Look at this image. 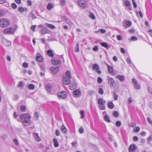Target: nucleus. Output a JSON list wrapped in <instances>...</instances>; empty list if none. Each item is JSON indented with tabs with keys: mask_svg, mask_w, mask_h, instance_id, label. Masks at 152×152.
<instances>
[{
	"mask_svg": "<svg viewBox=\"0 0 152 152\" xmlns=\"http://www.w3.org/2000/svg\"><path fill=\"white\" fill-rule=\"evenodd\" d=\"M54 146L55 147H57L59 146V143L56 139L54 138L53 140Z\"/></svg>",
	"mask_w": 152,
	"mask_h": 152,
	"instance_id": "21",
	"label": "nucleus"
},
{
	"mask_svg": "<svg viewBox=\"0 0 152 152\" xmlns=\"http://www.w3.org/2000/svg\"><path fill=\"white\" fill-rule=\"evenodd\" d=\"M113 98L115 100H117V97H118V95L116 94L114 92L113 93Z\"/></svg>",
	"mask_w": 152,
	"mask_h": 152,
	"instance_id": "37",
	"label": "nucleus"
},
{
	"mask_svg": "<svg viewBox=\"0 0 152 152\" xmlns=\"http://www.w3.org/2000/svg\"><path fill=\"white\" fill-rule=\"evenodd\" d=\"M52 88V86L50 84H48L45 86V88L48 92L50 93H51V90Z\"/></svg>",
	"mask_w": 152,
	"mask_h": 152,
	"instance_id": "12",
	"label": "nucleus"
},
{
	"mask_svg": "<svg viewBox=\"0 0 152 152\" xmlns=\"http://www.w3.org/2000/svg\"><path fill=\"white\" fill-rule=\"evenodd\" d=\"M18 11L20 12H22L25 11L24 9L22 7H20L18 9Z\"/></svg>",
	"mask_w": 152,
	"mask_h": 152,
	"instance_id": "49",
	"label": "nucleus"
},
{
	"mask_svg": "<svg viewBox=\"0 0 152 152\" xmlns=\"http://www.w3.org/2000/svg\"><path fill=\"white\" fill-rule=\"evenodd\" d=\"M105 101H104L102 99H99L98 100V104L100 106L104 105Z\"/></svg>",
	"mask_w": 152,
	"mask_h": 152,
	"instance_id": "20",
	"label": "nucleus"
},
{
	"mask_svg": "<svg viewBox=\"0 0 152 152\" xmlns=\"http://www.w3.org/2000/svg\"><path fill=\"white\" fill-rule=\"evenodd\" d=\"M138 138L137 136H134L133 137V140L135 141H138Z\"/></svg>",
	"mask_w": 152,
	"mask_h": 152,
	"instance_id": "58",
	"label": "nucleus"
},
{
	"mask_svg": "<svg viewBox=\"0 0 152 152\" xmlns=\"http://www.w3.org/2000/svg\"><path fill=\"white\" fill-rule=\"evenodd\" d=\"M99 44L102 47H103L106 48L107 50L110 47V46L107 45V43L104 42H100Z\"/></svg>",
	"mask_w": 152,
	"mask_h": 152,
	"instance_id": "15",
	"label": "nucleus"
},
{
	"mask_svg": "<svg viewBox=\"0 0 152 152\" xmlns=\"http://www.w3.org/2000/svg\"><path fill=\"white\" fill-rule=\"evenodd\" d=\"M98 92L101 94H102L104 93L103 90L102 88H100L98 89Z\"/></svg>",
	"mask_w": 152,
	"mask_h": 152,
	"instance_id": "40",
	"label": "nucleus"
},
{
	"mask_svg": "<svg viewBox=\"0 0 152 152\" xmlns=\"http://www.w3.org/2000/svg\"><path fill=\"white\" fill-rule=\"evenodd\" d=\"M30 15L31 18L33 19H35L36 18V17L32 12H31L30 13Z\"/></svg>",
	"mask_w": 152,
	"mask_h": 152,
	"instance_id": "50",
	"label": "nucleus"
},
{
	"mask_svg": "<svg viewBox=\"0 0 152 152\" xmlns=\"http://www.w3.org/2000/svg\"><path fill=\"white\" fill-rule=\"evenodd\" d=\"M115 78L119 80L121 82H123L125 80L124 76V75H117L115 76Z\"/></svg>",
	"mask_w": 152,
	"mask_h": 152,
	"instance_id": "13",
	"label": "nucleus"
},
{
	"mask_svg": "<svg viewBox=\"0 0 152 152\" xmlns=\"http://www.w3.org/2000/svg\"><path fill=\"white\" fill-rule=\"evenodd\" d=\"M89 95L90 96H92L94 93V92L93 90H91L89 91Z\"/></svg>",
	"mask_w": 152,
	"mask_h": 152,
	"instance_id": "48",
	"label": "nucleus"
},
{
	"mask_svg": "<svg viewBox=\"0 0 152 152\" xmlns=\"http://www.w3.org/2000/svg\"><path fill=\"white\" fill-rule=\"evenodd\" d=\"M36 27V25H32L31 27V29L33 31H35V28Z\"/></svg>",
	"mask_w": 152,
	"mask_h": 152,
	"instance_id": "47",
	"label": "nucleus"
},
{
	"mask_svg": "<svg viewBox=\"0 0 152 152\" xmlns=\"http://www.w3.org/2000/svg\"><path fill=\"white\" fill-rule=\"evenodd\" d=\"M15 31V28L12 27H9L6 28L4 30V34H14Z\"/></svg>",
	"mask_w": 152,
	"mask_h": 152,
	"instance_id": "4",
	"label": "nucleus"
},
{
	"mask_svg": "<svg viewBox=\"0 0 152 152\" xmlns=\"http://www.w3.org/2000/svg\"><path fill=\"white\" fill-rule=\"evenodd\" d=\"M124 4L126 6H129L131 5V4L129 1L128 0H126L124 1Z\"/></svg>",
	"mask_w": 152,
	"mask_h": 152,
	"instance_id": "33",
	"label": "nucleus"
},
{
	"mask_svg": "<svg viewBox=\"0 0 152 152\" xmlns=\"http://www.w3.org/2000/svg\"><path fill=\"white\" fill-rule=\"evenodd\" d=\"M147 119L148 122L151 124H152V121L151 118L150 117H148Z\"/></svg>",
	"mask_w": 152,
	"mask_h": 152,
	"instance_id": "62",
	"label": "nucleus"
},
{
	"mask_svg": "<svg viewBox=\"0 0 152 152\" xmlns=\"http://www.w3.org/2000/svg\"><path fill=\"white\" fill-rule=\"evenodd\" d=\"M114 107V105L113 104V103L110 101V102L108 103V107L110 109H112Z\"/></svg>",
	"mask_w": 152,
	"mask_h": 152,
	"instance_id": "28",
	"label": "nucleus"
},
{
	"mask_svg": "<svg viewBox=\"0 0 152 152\" xmlns=\"http://www.w3.org/2000/svg\"><path fill=\"white\" fill-rule=\"evenodd\" d=\"M60 0V3L61 5L62 6H63L65 5L66 4V0Z\"/></svg>",
	"mask_w": 152,
	"mask_h": 152,
	"instance_id": "39",
	"label": "nucleus"
},
{
	"mask_svg": "<svg viewBox=\"0 0 152 152\" xmlns=\"http://www.w3.org/2000/svg\"><path fill=\"white\" fill-rule=\"evenodd\" d=\"M23 85V81L19 82L18 85V86L22 87Z\"/></svg>",
	"mask_w": 152,
	"mask_h": 152,
	"instance_id": "56",
	"label": "nucleus"
},
{
	"mask_svg": "<svg viewBox=\"0 0 152 152\" xmlns=\"http://www.w3.org/2000/svg\"><path fill=\"white\" fill-rule=\"evenodd\" d=\"M53 7V4L51 3H48L47 7V9L48 10H50Z\"/></svg>",
	"mask_w": 152,
	"mask_h": 152,
	"instance_id": "29",
	"label": "nucleus"
},
{
	"mask_svg": "<svg viewBox=\"0 0 152 152\" xmlns=\"http://www.w3.org/2000/svg\"><path fill=\"white\" fill-rule=\"evenodd\" d=\"M131 39L132 41H136L137 40V38L135 37H132L131 38Z\"/></svg>",
	"mask_w": 152,
	"mask_h": 152,
	"instance_id": "54",
	"label": "nucleus"
},
{
	"mask_svg": "<svg viewBox=\"0 0 152 152\" xmlns=\"http://www.w3.org/2000/svg\"><path fill=\"white\" fill-rule=\"evenodd\" d=\"M78 4L80 6L84 7L86 4V0H78Z\"/></svg>",
	"mask_w": 152,
	"mask_h": 152,
	"instance_id": "11",
	"label": "nucleus"
},
{
	"mask_svg": "<svg viewBox=\"0 0 152 152\" xmlns=\"http://www.w3.org/2000/svg\"><path fill=\"white\" fill-rule=\"evenodd\" d=\"M79 44L78 43H77L76 44V45L75 48V51L76 52H77L79 51Z\"/></svg>",
	"mask_w": 152,
	"mask_h": 152,
	"instance_id": "30",
	"label": "nucleus"
},
{
	"mask_svg": "<svg viewBox=\"0 0 152 152\" xmlns=\"http://www.w3.org/2000/svg\"><path fill=\"white\" fill-rule=\"evenodd\" d=\"M89 17L93 19H94L95 18V17L94 15V14L91 12H90L89 15Z\"/></svg>",
	"mask_w": 152,
	"mask_h": 152,
	"instance_id": "43",
	"label": "nucleus"
},
{
	"mask_svg": "<svg viewBox=\"0 0 152 152\" xmlns=\"http://www.w3.org/2000/svg\"><path fill=\"white\" fill-rule=\"evenodd\" d=\"M98 47L97 46H94L93 48V50L94 51H96L98 50Z\"/></svg>",
	"mask_w": 152,
	"mask_h": 152,
	"instance_id": "60",
	"label": "nucleus"
},
{
	"mask_svg": "<svg viewBox=\"0 0 152 152\" xmlns=\"http://www.w3.org/2000/svg\"><path fill=\"white\" fill-rule=\"evenodd\" d=\"M132 1L133 3V5L134 8H136L137 7V4L135 2L134 0H132Z\"/></svg>",
	"mask_w": 152,
	"mask_h": 152,
	"instance_id": "61",
	"label": "nucleus"
},
{
	"mask_svg": "<svg viewBox=\"0 0 152 152\" xmlns=\"http://www.w3.org/2000/svg\"><path fill=\"white\" fill-rule=\"evenodd\" d=\"M77 86L76 82L75 81H73L72 83H70L69 88L71 90H73L76 88Z\"/></svg>",
	"mask_w": 152,
	"mask_h": 152,
	"instance_id": "10",
	"label": "nucleus"
},
{
	"mask_svg": "<svg viewBox=\"0 0 152 152\" xmlns=\"http://www.w3.org/2000/svg\"><path fill=\"white\" fill-rule=\"evenodd\" d=\"M108 69V71L110 73H112L113 72V69L112 67L110 66H107Z\"/></svg>",
	"mask_w": 152,
	"mask_h": 152,
	"instance_id": "41",
	"label": "nucleus"
},
{
	"mask_svg": "<svg viewBox=\"0 0 152 152\" xmlns=\"http://www.w3.org/2000/svg\"><path fill=\"white\" fill-rule=\"evenodd\" d=\"M27 4L28 6H31L32 5V2L30 0H28L27 1Z\"/></svg>",
	"mask_w": 152,
	"mask_h": 152,
	"instance_id": "64",
	"label": "nucleus"
},
{
	"mask_svg": "<svg viewBox=\"0 0 152 152\" xmlns=\"http://www.w3.org/2000/svg\"><path fill=\"white\" fill-rule=\"evenodd\" d=\"M46 24H47V26L48 27H49L51 29L54 28L55 27V26H54L53 25L50 24L49 23H47Z\"/></svg>",
	"mask_w": 152,
	"mask_h": 152,
	"instance_id": "36",
	"label": "nucleus"
},
{
	"mask_svg": "<svg viewBox=\"0 0 152 152\" xmlns=\"http://www.w3.org/2000/svg\"><path fill=\"white\" fill-rule=\"evenodd\" d=\"M10 24V21L7 19L2 18L0 19V26L5 28L8 26Z\"/></svg>",
	"mask_w": 152,
	"mask_h": 152,
	"instance_id": "2",
	"label": "nucleus"
},
{
	"mask_svg": "<svg viewBox=\"0 0 152 152\" xmlns=\"http://www.w3.org/2000/svg\"><path fill=\"white\" fill-rule=\"evenodd\" d=\"M100 69L99 65L97 64H94L92 65V69L95 71L96 72L99 74L101 73V71L99 70Z\"/></svg>",
	"mask_w": 152,
	"mask_h": 152,
	"instance_id": "6",
	"label": "nucleus"
},
{
	"mask_svg": "<svg viewBox=\"0 0 152 152\" xmlns=\"http://www.w3.org/2000/svg\"><path fill=\"white\" fill-rule=\"evenodd\" d=\"M26 106L24 105H21L20 107V110L22 112H24L26 111Z\"/></svg>",
	"mask_w": 152,
	"mask_h": 152,
	"instance_id": "26",
	"label": "nucleus"
},
{
	"mask_svg": "<svg viewBox=\"0 0 152 152\" xmlns=\"http://www.w3.org/2000/svg\"><path fill=\"white\" fill-rule=\"evenodd\" d=\"M61 132L63 133H65L67 132L66 128L64 125L62 124L61 127Z\"/></svg>",
	"mask_w": 152,
	"mask_h": 152,
	"instance_id": "23",
	"label": "nucleus"
},
{
	"mask_svg": "<svg viewBox=\"0 0 152 152\" xmlns=\"http://www.w3.org/2000/svg\"><path fill=\"white\" fill-rule=\"evenodd\" d=\"M99 109L101 110H104L105 109V106L104 105L99 106Z\"/></svg>",
	"mask_w": 152,
	"mask_h": 152,
	"instance_id": "46",
	"label": "nucleus"
},
{
	"mask_svg": "<svg viewBox=\"0 0 152 152\" xmlns=\"http://www.w3.org/2000/svg\"><path fill=\"white\" fill-rule=\"evenodd\" d=\"M51 62L52 64L54 65H58L59 63H61V61L60 60H55L54 59L51 60Z\"/></svg>",
	"mask_w": 152,
	"mask_h": 152,
	"instance_id": "14",
	"label": "nucleus"
},
{
	"mask_svg": "<svg viewBox=\"0 0 152 152\" xmlns=\"http://www.w3.org/2000/svg\"><path fill=\"white\" fill-rule=\"evenodd\" d=\"M140 130V128L138 126H136L133 129V131L134 132L137 133Z\"/></svg>",
	"mask_w": 152,
	"mask_h": 152,
	"instance_id": "31",
	"label": "nucleus"
},
{
	"mask_svg": "<svg viewBox=\"0 0 152 152\" xmlns=\"http://www.w3.org/2000/svg\"><path fill=\"white\" fill-rule=\"evenodd\" d=\"M104 120L108 122H110L111 121L110 120L109 118L107 115H105L104 117Z\"/></svg>",
	"mask_w": 152,
	"mask_h": 152,
	"instance_id": "32",
	"label": "nucleus"
},
{
	"mask_svg": "<svg viewBox=\"0 0 152 152\" xmlns=\"http://www.w3.org/2000/svg\"><path fill=\"white\" fill-rule=\"evenodd\" d=\"M107 79L109 85L110 86H113L114 85L115 83V80L113 78L108 76Z\"/></svg>",
	"mask_w": 152,
	"mask_h": 152,
	"instance_id": "7",
	"label": "nucleus"
},
{
	"mask_svg": "<svg viewBox=\"0 0 152 152\" xmlns=\"http://www.w3.org/2000/svg\"><path fill=\"white\" fill-rule=\"evenodd\" d=\"M3 43L5 46H10L11 44V42L9 41H8L6 39H4L3 41Z\"/></svg>",
	"mask_w": 152,
	"mask_h": 152,
	"instance_id": "16",
	"label": "nucleus"
},
{
	"mask_svg": "<svg viewBox=\"0 0 152 152\" xmlns=\"http://www.w3.org/2000/svg\"><path fill=\"white\" fill-rule=\"evenodd\" d=\"M126 60L129 64H131V58H127Z\"/></svg>",
	"mask_w": 152,
	"mask_h": 152,
	"instance_id": "63",
	"label": "nucleus"
},
{
	"mask_svg": "<svg viewBox=\"0 0 152 152\" xmlns=\"http://www.w3.org/2000/svg\"><path fill=\"white\" fill-rule=\"evenodd\" d=\"M11 7L14 9L16 8L17 5L14 3H13L11 4Z\"/></svg>",
	"mask_w": 152,
	"mask_h": 152,
	"instance_id": "55",
	"label": "nucleus"
},
{
	"mask_svg": "<svg viewBox=\"0 0 152 152\" xmlns=\"http://www.w3.org/2000/svg\"><path fill=\"white\" fill-rule=\"evenodd\" d=\"M60 132L58 130H56L55 134L56 136H58L60 135Z\"/></svg>",
	"mask_w": 152,
	"mask_h": 152,
	"instance_id": "51",
	"label": "nucleus"
},
{
	"mask_svg": "<svg viewBox=\"0 0 152 152\" xmlns=\"http://www.w3.org/2000/svg\"><path fill=\"white\" fill-rule=\"evenodd\" d=\"M80 91L79 90H75L73 91V94L75 95H78L80 94Z\"/></svg>",
	"mask_w": 152,
	"mask_h": 152,
	"instance_id": "27",
	"label": "nucleus"
},
{
	"mask_svg": "<svg viewBox=\"0 0 152 152\" xmlns=\"http://www.w3.org/2000/svg\"><path fill=\"white\" fill-rule=\"evenodd\" d=\"M117 38L118 40H121L122 39V37L120 35H118L117 36Z\"/></svg>",
	"mask_w": 152,
	"mask_h": 152,
	"instance_id": "59",
	"label": "nucleus"
},
{
	"mask_svg": "<svg viewBox=\"0 0 152 152\" xmlns=\"http://www.w3.org/2000/svg\"><path fill=\"white\" fill-rule=\"evenodd\" d=\"M80 114L81 115L80 118H83L84 117L85 114L84 113V112L83 110H81L80 111Z\"/></svg>",
	"mask_w": 152,
	"mask_h": 152,
	"instance_id": "38",
	"label": "nucleus"
},
{
	"mask_svg": "<svg viewBox=\"0 0 152 152\" xmlns=\"http://www.w3.org/2000/svg\"><path fill=\"white\" fill-rule=\"evenodd\" d=\"M59 69V67L58 66L56 67H51L50 69V71L53 74H56L58 73Z\"/></svg>",
	"mask_w": 152,
	"mask_h": 152,
	"instance_id": "8",
	"label": "nucleus"
},
{
	"mask_svg": "<svg viewBox=\"0 0 152 152\" xmlns=\"http://www.w3.org/2000/svg\"><path fill=\"white\" fill-rule=\"evenodd\" d=\"M28 88L29 89L33 90L34 88V86L33 84H30L29 85Z\"/></svg>",
	"mask_w": 152,
	"mask_h": 152,
	"instance_id": "34",
	"label": "nucleus"
},
{
	"mask_svg": "<svg viewBox=\"0 0 152 152\" xmlns=\"http://www.w3.org/2000/svg\"><path fill=\"white\" fill-rule=\"evenodd\" d=\"M28 64L26 62L24 63L23 64V66L24 68H26L28 67Z\"/></svg>",
	"mask_w": 152,
	"mask_h": 152,
	"instance_id": "57",
	"label": "nucleus"
},
{
	"mask_svg": "<svg viewBox=\"0 0 152 152\" xmlns=\"http://www.w3.org/2000/svg\"><path fill=\"white\" fill-rule=\"evenodd\" d=\"M57 96L59 99H63L66 97L67 94L65 91H62L58 93Z\"/></svg>",
	"mask_w": 152,
	"mask_h": 152,
	"instance_id": "5",
	"label": "nucleus"
},
{
	"mask_svg": "<svg viewBox=\"0 0 152 152\" xmlns=\"http://www.w3.org/2000/svg\"><path fill=\"white\" fill-rule=\"evenodd\" d=\"M113 115L115 117H117L118 116V113L116 111H114L113 114Z\"/></svg>",
	"mask_w": 152,
	"mask_h": 152,
	"instance_id": "42",
	"label": "nucleus"
},
{
	"mask_svg": "<svg viewBox=\"0 0 152 152\" xmlns=\"http://www.w3.org/2000/svg\"><path fill=\"white\" fill-rule=\"evenodd\" d=\"M66 76L64 77L62 80L64 84L67 85L70 83V79L71 78V75L69 71H68L66 72Z\"/></svg>",
	"mask_w": 152,
	"mask_h": 152,
	"instance_id": "3",
	"label": "nucleus"
},
{
	"mask_svg": "<svg viewBox=\"0 0 152 152\" xmlns=\"http://www.w3.org/2000/svg\"><path fill=\"white\" fill-rule=\"evenodd\" d=\"M47 53L49 56L53 57L54 56V55L53 53V51L51 50H48L47 51Z\"/></svg>",
	"mask_w": 152,
	"mask_h": 152,
	"instance_id": "25",
	"label": "nucleus"
},
{
	"mask_svg": "<svg viewBox=\"0 0 152 152\" xmlns=\"http://www.w3.org/2000/svg\"><path fill=\"white\" fill-rule=\"evenodd\" d=\"M20 118L22 122L25 126H27L31 124V116L29 115L28 114H22L20 115Z\"/></svg>",
	"mask_w": 152,
	"mask_h": 152,
	"instance_id": "1",
	"label": "nucleus"
},
{
	"mask_svg": "<svg viewBox=\"0 0 152 152\" xmlns=\"http://www.w3.org/2000/svg\"><path fill=\"white\" fill-rule=\"evenodd\" d=\"M132 82L133 85H134V88L136 89H139L140 88V86L139 85L136 79L134 78L132 79Z\"/></svg>",
	"mask_w": 152,
	"mask_h": 152,
	"instance_id": "9",
	"label": "nucleus"
},
{
	"mask_svg": "<svg viewBox=\"0 0 152 152\" xmlns=\"http://www.w3.org/2000/svg\"><path fill=\"white\" fill-rule=\"evenodd\" d=\"M36 60L39 62H41L42 61V57L41 56H37L36 57Z\"/></svg>",
	"mask_w": 152,
	"mask_h": 152,
	"instance_id": "24",
	"label": "nucleus"
},
{
	"mask_svg": "<svg viewBox=\"0 0 152 152\" xmlns=\"http://www.w3.org/2000/svg\"><path fill=\"white\" fill-rule=\"evenodd\" d=\"M136 147L135 146L133 145H130L129 147V151H134L136 150Z\"/></svg>",
	"mask_w": 152,
	"mask_h": 152,
	"instance_id": "18",
	"label": "nucleus"
},
{
	"mask_svg": "<svg viewBox=\"0 0 152 152\" xmlns=\"http://www.w3.org/2000/svg\"><path fill=\"white\" fill-rule=\"evenodd\" d=\"M5 15V11L3 10H0V17H2Z\"/></svg>",
	"mask_w": 152,
	"mask_h": 152,
	"instance_id": "35",
	"label": "nucleus"
},
{
	"mask_svg": "<svg viewBox=\"0 0 152 152\" xmlns=\"http://www.w3.org/2000/svg\"><path fill=\"white\" fill-rule=\"evenodd\" d=\"M115 124L118 127H120L121 125V122L120 121H117L115 123Z\"/></svg>",
	"mask_w": 152,
	"mask_h": 152,
	"instance_id": "45",
	"label": "nucleus"
},
{
	"mask_svg": "<svg viewBox=\"0 0 152 152\" xmlns=\"http://www.w3.org/2000/svg\"><path fill=\"white\" fill-rule=\"evenodd\" d=\"M97 82L99 83H101L102 82V79L101 77H99L98 78Z\"/></svg>",
	"mask_w": 152,
	"mask_h": 152,
	"instance_id": "52",
	"label": "nucleus"
},
{
	"mask_svg": "<svg viewBox=\"0 0 152 152\" xmlns=\"http://www.w3.org/2000/svg\"><path fill=\"white\" fill-rule=\"evenodd\" d=\"M78 131L80 133L82 134L83 133L84 131L82 127H80Z\"/></svg>",
	"mask_w": 152,
	"mask_h": 152,
	"instance_id": "53",
	"label": "nucleus"
},
{
	"mask_svg": "<svg viewBox=\"0 0 152 152\" xmlns=\"http://www.w3.org/2000/svg\"><path fill=\"white\" fill-rule=\"evenodd\" d=\"M13 142L17 146H18L19 145V143L18 142V140L16 139H14L13 140Z\"/></svg>",
	"mask_w": 152,
	"mask_h": 152,
	"instance_id": "44",
	"label": "nucleus"
},
{
	"mask_svg": "<svg viewBox=\"0 0 152 152\" xmlns=\"http://www.w3.org/2000/svg\"><path fill=\"white\" fill-rule=\"evenodd\" d=\"M41 32L42 34H44L49 32L48 30L46 28H43L41 30Z\"/></svg>",
	"mask_w": 152,
	"mask_h": 152,
	"instance_id": "22",
	"label": "nucleus"
},
{
	"mask_svg": "<svg viewBox=\"0 0 152 152\" xmlns=\"http://www.w3.org/2000/svg\"><path fill=\"white\" fill-rule=\"evenodd\" d=\"M34 137L35 140L37 142H39L41 141V139L39 136L38 134L37 133H35L34 134Z\"/></svg>",
	"mask_w": 152,
	"mask_h": 152,
	"instance_id": "19",
	"label": "nucleus"
},
{
	"mask_svg": "<svg viewBox=\"0 0 152 152\" xmlns=\"http://www.w3.org/2000/svg\"><path fill=\"white\" fill-rule=\"evenodd\" d=\"M125 24L126 25L124 26L125 28H127L131 26L132 23L130 20H126L125 21Z\"/></svg>",
	"mask_w": 152,
	"mask_h": 152,
	"instance_id": "17",
	"label": "nucleus"
}]
</instances>
